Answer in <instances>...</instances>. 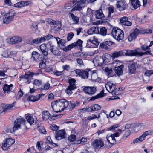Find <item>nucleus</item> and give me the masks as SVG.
Returning a JSON list of instances; mask_svg holds the SVG:
<instances>
[{
  "mask_svg": "<svg viewBox=\"0 0 153 153\" xmlns=\"http://www.w3.org/2000/svg\"><path fill=\"white\" fill-rule=\"evenodd\" d=\"M32 56L34 60L39 62L42 59L40 58V55L37 52L34 51L32 53Z\"/></svg>",
  "mask_w": 153,
  "mask_h": 153,
  "instance_id": "26",
  "label": "nucleus"
},
{
  "mask_svg": "<svg viewBox=\"0 0 153 153\" xmlns=\"http://www.w3.org/2000/svg\"><path fill=\"white\" fill-rule=\"evenodd\" d=\"M145 125L143 123H137L133 124L132 127L134 131H137L139 129L143 128Z\"/></svg>",
  "mask_w": 153,
  "mask_h": 153,
  "instance_id": "23",
  "label": "nucleus"
},
{
  "mask_svg": "<svg viewBox=\"0 0 153 153\" xmlns=\"http://www.w3.org/2000/svg\"><path fill=\"white\" fill-rule=\"evenodd\" d=\"M140 30L137 28H136L133 32L130 34L128 37V39L130 41H132L140 33Z\"/></svg>",
  "mask_w": 153,
  "mask_h": 153,
  "instance_id": "15",
  "label": "nucleus"
},
{
  "mask_svg": "<svg viewBox=\"0 0 153 153\" xmlns=\"http://www.w3.org/2000/svg\"><path fill=\"white\" fill-rule=\"evenodd\" d=\"M53 38V36L51 35H48L42 37L43 42Z\"/></svg>",
  "mask_w": 153,
  "mask_h": 153,
  "instance_id": "51",
  "label": "nucleus"
},
{
  "mask_svg": "<svg viewBox=\"0 0 153 153\" xmlns=\"http://www.w3.org/2000/svg\"><path fill=\"white\" fill-rule=\"evenodd\" d=\"M99 33L98 27H94L89 29L87 32L88 35L98 34Z\"/></svg>",
  "mask_w": 153,
  "mask_h": 153,
  "instance_id": "22",
  "label": "nucleus"
},
{
  "mask_svg": "<svg viewBox=\"0 0 153 153\" xmlns=\"http://www.w3.org/2000/svg\"><path fill=\"white\" fill-rule=\"evenodd\" d=\"M121 55H123V50L118 52H115L112 54V56L113 58H117Z\"/></svg>",
  "mask_w": 153,
  "mask_h": 153,
  "instance_id": "40",
  "label": "nucleus"
},
{
  "mask_svg": "<svg viewBox=\"0 0 153 153\" xmlns=\"http://www.w3.org/2000/svg\"><path fill=\"white\" fill-rule=\"evenodd\" d=\"M123 68L124 65H121L120 66L115 67V72L118 76H119L122 74L123 70Z\"/></svg>",
  "mask_w": 153,
  "mask_h": 153,
  "instance_id": "21",
  "label": "nucleus"
},
{
  "mask_svg": "<svg viewBox=\"0 0 153 153\" xmlns=\"http://www.w3.org/2000/svg\"><path fill=\"white\" fill-rule=\"evenodd\" d=\"M68 102V105L67 106V108H68V109L69 111L72 110L75 107H77L80 104L79 102L72 103L70 102H68Z\"/></svg>",
  "mask_w": 153,
  "mask_h": 153,
  "instance_id": "25",
  "label": "nucleus"
},
{
  "mask_svg": "<svg viewBox=\"0 0 153 153\" xmlns=\"http://www.w3.org/2000/svg\"><path fill=\"white\" fill-rule=\"evenodd\" d=\"M14 103L11 105L3 104L0 108V113H2L9 110L13 106Z\"/></svg>",
  "mask_w": 153,
  "mask_h": 153,
  "instance_id": "20",
  "label": "nucleus"
},
{
  "mask_svg": "<svg viewBox=\"0 0 153 153\" xmlns=\"http://www.w3.org/2000/svg\"><path fill=\"white\" fill-rule=\"evenodd\" d=\"M111 35L114 39L118 41L123 39L124 36L123 31L117 27L113 29L112 30Z\"/></svg>",
  "mask_w": 153,
  "mask_h": 153,
  "instance_id": "3",
  "label": "nucleus"
},
{
  "mask_svg": "<svg viewBox=\"0 0 153 153\" xmlns=\"http://www.w3.org/2000/svg\"><path fill=\"white\" fill-rule=\"evenodd\" d=\"M97 118V116L95 114H93L92 115L88 117L87 120L89 121L94 119Z\"/></svg>",
  "mask_w": 153,
  "mask_h": 153,
  "instance_id": "57",
  "label": "nucleus"
},
{
  "mask_svg": "<svg viewBox=\"0 0 153 153\" xmlns=\"http://www.w3.org/2000/svg\"><path fill=\"white\" fill-rule=\"evenodd\" d=\"M88 41L89 42L96 45L98 44V39L95 37L91 38L88 40Z\"/></svg>",
  "mask_w": 153,
  "mask_h": 153,
  "instance_id": "42",
  "label": "nucleus"
},
{
  "mask_svg": "<svg viewBox=\"0 0 153 153\" xmlns=\"http://www.w3.org/2000/svg\"><path fill=\"white\" fill-rule=\"evenodd\" d=\"M6 14L13 19L15 16V12L14 10L11 9L9 10V12L6 13Z\"/></svg>",
  "mask_w": 153,
  "mask_h": 153,
  "instance_id": "39",
  "label": "nucleus"
},
{
  "mask_svg": "<svg viewBox=\"0 0 153 153\" xmlns=\"http://www.w3.org/2000/svg\"><path fill=\"white\" fill-rule=\"evenodd\" d=\"M83 41L80 39H78L77 42H74L73 43L74 44V45L76 46H80L82 47Z\"/></svg>",
  "mask_w": 153,
  "mask_h": 153,
  "instance_id": "48",
  "label": "nucleus"
},
{
  "mask_svg": "<svg viewBox=\"0 0 153 153\" xmlns=\"http://www.w3.org/2000/svg\"><path fill=\"white\" fill-rule=\"evenodd\" d=\"M13 86V85L12 84H10V85L5 84L3 87L4 93H7L10 92L12 89Z\"/></svg>",
  "mask_w": 153,
  "mask_h": 153,
  "instance_id": "29",
  "label": "nucleus"
},
{
  "mask_svg": "<svg viewBox=\"0 0 153 153\" xmlns=\"http://www.w3.org/2000/svg\"><path fill=\"white\" fill-rule=\"evenodd\" d=\"M100 106L98 104H95L91 105L90 107L87 108L83 109V110L86 111H97L100 110Z\"/></svg>",
  "mask_w": 153,
  "mask_h": 153,
  "instance_id": "17",
  "label": "nucleus"
},
{
  "mask_svg": "<svg viewBox=\"0 0 153 153\" xmlns=\"http://www.w3.org/2000/svg\"><path fill=\"white\" fill-rule=\"evenodd\" d=\"M104 95V90H102L100 93L98 94L94 97V99L99 98L102 97H103Z\"/></svg>",
  "mask_w": 153,
  "mask_h": 153,
  "instance_id": "50",
  "label": "nucleus"
},
{
  "mask_svg": "<svg viewBox=\"0 0 153 153\" xmlns=\"http://www.w3.org/2000/svg\"><path fill=\"white\" fill-rule=\"evenodd\" d=\"M55 38L56 39L57 43L59 45H63V40L60 39L58 37H55Z\"/></svg>",
  "mask_w": 153,
  "mask_h": 153,
  "instance_id": "49",
  "label": "nucleus"
},
{
  "mask_svg": "<svg viewBox=\"0 0 153 153\" xmlns=\"http://www.w3.org/2000/svg\"><path fill=\"white\" fill-rule=\"evenodd\" d=\"M108 16H110L111 14L113 13L114 11V8L113 7H109L108 9Z\"/></svg>",
  "mask_w": 153,
  "mask_h": 153,
  "instance_id": "62",
  "label": "nucleus"
},
{
  "mask_svg": "<svg viewBox=\"0 0 153 153\" xmlns=\"http://www.w3.org/2000/svg\"><path fill=\"white\" fill-rule=\"evenodd\" d=\"M65 131L63 130H60L57 132L55 136V138L58 140H60L65 138Z\"/></svg>",
  "mask_w": 153,
  "mask_h": 153,
  "instance_id": "19",
  "label": "nucleus"
},
{
  "mask_svg": "<svg viewBox=\"0 0 153 153\" xmlns=\"http://www.w3.org/2000/svg\"><path fill=\"white\" fill-rule=\"evenodd\" d=\"M50 88V85L48 83H47L42 86L41 89L44 90H46L49 89Z\"/></svg>",
  "mask_w": 153,
  "mask_h": 153,
  "instance_id": "53",
  "label": "nucleus"
},
{
  "mask_svg": "<svg viewBox=\"0 0 153 153\" xmlns=\"http://www.w3.org/2000/svg\"><path fill=\"white\" fill-rule=\"evenodd\" d=\"M49 49L51 53L54 56H58L60 55V52L59 48L52 44H49Z\"/></svg>",
  "mask_w": 153,
  "mask_h": 153,
  "instance_id": "10",
  "label": "nucleus"
},
{
  "mask_svg": "<svg viewBox=\"0 0 153 153\" xmlns=\"http://www.w3.org/2000/svg\"><path fill=\"white\" fill-rule=\"evenodd\" d=\"M75 72L76 74L80 76L82 78L87 79L88 78L89 73L87 71L77 69L75 70Z\"/></svg>",
  "mask_w": 153,
  "mask_h": 153,
  "instance_id": "11",
  "label": "nucleus"
},
{
  "mask_svg": "<svg viewBox=\"0 0 153 153\" xmlns=\"http://www.w3.org/2000/svg\"><path fill=\"white\" fill-rule=\"evenodd\" d=\"M74 36V34L73 32H70L67 35V40L69 41L71 40L73 38Z\"/></svg>",
  "mask_w": 153,
  "mask_h": 153,
  "instance_id": "54",
  "label": "nucleus"
},
{
  "mask_svg": "<svg viewBox=\"0 0 153 153\" xmlns=\"http://www.w3.org/2000/svg\"><path fill=\"white\" fill-rule=\"evenodd\" d=\"M76 138V136L74 135H70L68 138V140L71 142H73L75 140Z\"/></svg>",
  "mask_w": 153,
  "mask_h": 153,
  "instance_id": "59",
  "label": "nucleus"
},
{
  "mask_svg": "<svg viewBox=\"0 0 153 153\" xmlns=\"http://www.w3.org/2000/svg\"><path fill=\"white\" fill-rule=\"evenodd\" d=\"M69 16L73 24H78L79 21V18L77 16H75L74 14L70 13L69 14Z\"/></svg>",
  "mask_w": 153,
  "mask_h": 153,
  "instance_id": "24",
  "label": "nucleus"
},
{
  "mask_svg": "<svg viewBox=\"0 0 153 153\" xmlns=\"http://www.w3.org/2000/svg\"><path fill=\"white\" fill-rule=\"evenodd\" d=\"M68 105L67 100L65 99H62L52 102L51 107L53 111L57 113L63 111L67 108Z\"/></svg>",
  "mask_w": 153,
  "mask_h": 153,
  "instance_id": "2",
  "label": "nucleus"
},
{
  "mask_svg": "<svg viewBox=\"0 0 153 153\" xmlns=\"http://www.w3.org/2000/svg\"><path fill=\"white\" fill-rule=\"evenodd\" d=\"M25 121V120L22 117L16 119L14 121V126L13 128V132L19 129L21 127V125Z\"/></svg>",
  "mask_w": 153,
  "mask_h": 153,
  "instance_id": "8",
  "label": "nucleus"
},
{
  "mask_svg": "<svg viewBox=\"0 0 153 153\" xmlns=\"http://www.w3.org/2000/svg\"><path fill=\"white\" fill-rule=\"evenodd\" d=\"M28 2L27 1H21L19 2L14 4V6L16 7H22L25 6L27 5Z\"/></svg>",
  "mask_w": 153,
  "mask_h": 153,
  "instance_id": "35",
  "label": "nucleus"
},
{
  "mask_svg": "<svg viewBox=\"0 0 153 153\" xmlns=\"http://www.w3.org/2000/svg\"><path fill=\"white\" fill-rule=\"evenodd\" d=\"M74 89H71V88L68 87L66 90V92L68 94H71L72 93V90Z\"/></svg>",
  "mask_w": 153,
  "mask_h": 153,
  "instance_id": "64",
  "label": "nucleus"
},
{
  "mask_svg": "<svg viewBox=\"0 0 153 153\" xmlns=\"http://www.w3.org/2000/svg\"><path fill=\"white\" fill-rule=\"evenodd\" d=\"M131 132L130 130H128L126 131L124 134L123 136V138H126L131 134Z\"/></svg>",
  "mask_w": 153,
  "mask_h": 153,
  "instance_id": "55",
  "label": "nucleus"
},
{
  "mask_svg": "<svg viewBox=\"0 0 153 153\" xmlns=\"http://www.w3.org/2000/svg\"><path fill=\"white\" fill-rule=\"evenodd\" d=\"M116 6L119 10L121 11L126 8L127 4L125 1H118L117 2Z\"/></svg>",
  "mask_w": 153,
  "mask_h": 153,
  "instance_id": "12",
  "label": "nucleus"
},
{
  "mask_svg": "<svg viewBox=\"0 0 153 153\" xmlns=\"http://www.w3.org/2000/svg\"><path fill=\"white\" fill-rule=\"evenodd\" d=\"M112 58V56L107 53H105L102 56V58L100 57L98 58L99 62H98V65H102L105 64L109 62Z\"/></svg>",
  "mask_w": 153,
  "mask_h": 153,
  "instance_id": "6",
  "label": "nucleus"
},
{
  "mask_svg": "<svg viewBox=\"0 0 153 153\" xmlns=\"http://www.w3.org/2000/svg\"><path fill=\"white\" fill-rule=\"evenodd\" d=\"M97 0H73L66 4L65 6L66 11H73L75 10H80L83 4L87 3H92Z\"/></svg>",
  "mask_w": 153,
  "mask_h": 153,
  "instance_id": "1",
  "label": "nucleus"
},
{
  "mask_svg": "<svg viewBox=\"0 0 153 153\" xmlns=\"http://www.w3.org/2000/svg\"><path fill=\"white\" fill-rule=\"evenodd\" d=\"M74 44L72 43L68 46H66L64 48H63V50L65 51H68L71 50L72 48L74 47L75 45H74Z\"/></svg>",
  "mask_w": 153,
  "mask_h": 153,
  "instance_id": "44",
  "label": "nucleus"
},
{
  "mask_svg": "<svg viewBox=\"0 0 153 153\" xmlns=\"http://www.w3.org/2000/svg\"><path fill=\"white\" fill-rule=\"evenodd\" d=\"M106 138L108 141L111 144H114L116 142L114 134L107 135Z\"/></svg>",
  "mask_w": 153,
  "mask_h": 153,
  "instance_id": "27",
  "label": "nucleus"
},
{
  "mask_svg": "<svg viewBox=\"0 0 153 153\" xmlns=\"http://www.w3.org/2000/svg\"><path fill=\"white\" fill-rule=\"evenodd\" d=\"M116 84H113L111 82H108L106 85L105 87L108 92L111 93L112 95H115L117 94L116 93Z\"/></svg>",
  "mask_w": 153,
  "mask_h": 153,
  "instance_id": "9",
  "label": "nucleus"
},
{
  "mask_svg": "<svg viewBox=\"0 0 153 153\" xmlns=\"http://www.w3.org/2000/svg\"><path fill=\"white\" fill-rule=\"evenodd\" d=\"M76 80L73 79H70L68 81V82L69 83V85L68 87L71 88L72 89H74L76 88V86L75 84Z\"/></svg>",
  "mask_w": 153,
  "mask_h": 153,
  "instance_id": "33",
  "label": "nucleus"
},
{
  "mask_svg": "<svg viewBox=\"0 0 153 153\" xmlns=\"http://www.w3.org/2000/svg\"><path fill=\"white\" fill-rule=\"evenodd\" d=\"M152 74H153V70H147L145 72L144 75L149 77Z\"/></svg>",
  "mask_w": 153,
  "mask_h": 153,
  "instance_id": "52",
  "label": "nucleus"
},
{
  "mask_svg": "<svg viewBox=\"0 0 153 153\" xmlns=\"http://www.w3.org/2000/svg\"><path fill=\"white\" fill-rule=\"evenodd\" d=\"M33 74L32 73L26 74L24 76H20V80L25 81L27 80L25 82L27 83H29L31 82V80L33 77Z\"/></svg>",
  "mask_w": 153,
  "mask_h": 153,
  "instance_id": "13",
  "label": "nucleus"
},
{
  "mask_svg": "<svg viewBox=\"0 0 153 153\" xmlns=\"http://www.w3.org/2000/svg\"><path fill=\"white\" fill-rule=\"evenodd\" d=\"M39 47L41 51L44 50H47V46L45 44H42Z\"/></svg>",
  "mask_w": 153,
  "mask_h": 153,
  "instance_id": "63",
  "label": "nucleus"
},
{
  "mask_svg": "<svg viewBox=\"0 0 153 153\" xmlns=\"http://www.w3.org/2000/svg\"><path fill=\"white\" fill-rule=\"evenodd\" d=\"M3 19V23L7 24L10 23L13 20L12 18L9 17L6 14L4 16Z\"/></svg>",
  "mask_w": 153,
  "mask_h": 153,
  "instance_id": "34",
  "label": "nucleus"
},
{
  "mask_svg": "<svg viewBox=\"0 0 153 153\" xmlns=\"http://www.w3.org/2000/svg\"><path fill=\"white\" fill-rule=\"evenodd\" d=\"M26 118L28 122L29 123L30 125L33 123L34 122V119L33 117L31 115H28L26 117Z\"/></svg>",
  "mask_w": 153,
  "mask_h": 153,
  "instance_id": "43",
  "label": "nucleus"
},
{
  "mask_svg": "<svg viewBox=\"0 0 153 153\" xmlns=\"http://www.w3.org/2000/svg\"><path fill=\"white\" fill-rule=\"evenodd\" d=\"M39 132L45 134H46V132L45 128L43 127H41L39 128Z\"/></svg>",
  "mask_w": 153,
  "mask_h": 153,
  "instance_id": "61",
  "label": "nucleus"
},
{
  "mask_svg": "<svg viewBox=\"0 0 153 153\" xmlns=\"http://www.w3.org/2000/svg\"><path fill=\"white\" fill-rule=\"evenodd\" d=\"M92 145L95 150H99L104 146L103 141L100 138L96 139L93 142Z\"/></svg>",
  "mask_w": 153,
  "mask_h": 153,
  "instance_id": "7",
  "label": "nucleus"
},
{
  "mask_svg": "<svg viewBox=\"0 0 153 153\" xmlns=\"http://www.w3.org/2000/svg\"><path fill=\"white\" fill-rule=\"evenodd\" d=\"M123 56H142L143 54L139 53L138 49L134 50H123Z\"/></svg>",
  "mask_w": 153,
  "mask_h": 153,
  "instance_id": "4",
  "label": "nucleus"
},
{
  "mask_svg": "<svg viewBox=\"0 0 153 153\" xmlns=\"http://www.w3.org/2000/svg\"><path fill=\"white\" fill-rule=\"evenodd\" d=\"M50 116V114L48 111H44L42 113V118L44 120H48Z\"/></svg>",
  "mask_w": 153,
  "mask_h": 153,
  "instance_id": "38",
  "label": "nucleus"
},
{
  "mask_svg": "<svg viewBox=\"0 0 153 153\" xmlns=\"http://www.w3.org/2000/svg\"><path fill=\"white\" fill-rule=\"evenodd\" d=\"M83 90L86 94L92 95L96 92V88L94 87H86L84 88Z\"/></svg>",
  "mask_w": 153,
  "mask_h": 153,
  "instance_id": "14",
  "label": "nucleus"
},
{
  "mask_svg": "<svg viewBox=\"0 0 153 153\" xmlns=\"http://www.w3.org/2000/svg\"><path fill=\"white\" fill-rule=\"evenodd\" d=\"M130 6L134 9H136L140 6V3L139 0H130Z\"/></svg>",
  "mask_w": 153,
  "mask_h": 153,
  "instance_id": "16",
  "label": "nucleus"
},
{
  "mask_svg": "<svg viewBox=\"0 0 153 153\" xmlns=\"http://www.w3.org/2000/svg\"><path fill=\"white\" fill-rule=\"evenodd\" d=\"M39 23L36 22H33L31 25V28L33 30H35L37 29L38 25Z\"/></svg>",
  "mask_w": 153,
  "mask_h": 153,
  "instance_id": "47",
  "label": "nucleus"
},
{
  "mask_svg": "<svg viewBox=\"0 0 153 153\" xmlns=\"http://www.w3.org/2000/svg\"><path fill=\"white\" fill-rule=\"evenodd\" d=\"M87 141V139L85 137H82L80 140L78 141L77 144H81Z\"/></svg>",
  "mask_w": 153,
  "mask_h": 153,
  "instance_id": "58",
  "label": "nucleus"
},
{
  "mask_svg": "<svg viewBox=\"0 0 153 153\" xmlns=\"http://www.w3.org/2000/svg\"><path fill=\"white\" fill-rule=\"evenodd\" d=\"M105 72L107 74L108 77L111 76L110 74L112 72V70L111 68H109L108 67H106L105 69Z\"/></svg>",
  "mask_w": 153,
  "mask_h": 153,
  "instance_id": "46",
  "label": "nucleus"
},
{
  "mask_svg": "<svg viewBox=\"0 0 153 153\" xmlns=\"http://www.w3.org/2000/svg\"><path fill=\"white\" fill-rule=\"evenodd\" d=\"M95 17L97 19H102L104 17V16L101 9H99L95 12Z\"/></svg>",
  "mask_w": 153,
  "mask_h": 153,
  "instance_id": "28",
  "label": "nucleus"
},
{
  "mask_svg": "<svg viewBox=\"0 0 153 153\" xmlns=\"http://www.w3.org/2000/svg\"><path fill=\"white\" fill-rule=\"evenodd\" d=\"M16 36H13L10 39L9 42L11 44L16 43Z\"/></svg>",
  "mask_w": 153,
  "mask_h": 153,
  "instance_id": "56",
  "label": "nucleus"
},
{
  "mask_svg": "<svg viewBox=\"0 0 153 153\" xmlns=\"http://www.w3.org/2000/svg\"><path fill=\"white\" fill-rule=\"evenodd\" d=\"M86 15L90 17V22H91L92 20V17L93 15V10L90 8H88L87 10Z\"/></svg>",
  "mask_w": 153,
  "mask_h": 153,
  "instance_id": "37",
  "label": "nucleus"
},
{
  "mask_svg": "<svg viewBox=\"0 0 153 153\" xmlns=\"http://www.w3.org/2000/svg\"><path fill=\"white\" fill-rule=\"evenodd\" d=\"M40 95H38L36 96L31 95L27 98V100L32 102H35L38 100L40 98Z\"/></svg>",
  "mask_w": 153,
  "mask_h": 153,
  "instance_id": "32",
  "label": "nucleus"
},
{
  "mask_svg": "<svg viewBox=\"0 0 153 153\" xmlns=\"http://www.w3.org/2000/svg\"><path fill=\"white\" fill-rule=\"evenodd\" d=\"M33 43L35 44H38L43 42L42 37L38 38L33 40Z\"/></svg>",
  "mask_w": 153,
  "mask_h": 153,
  "instance_id": "45",
  "label": "nucleus"
},
{
  "mask_svg": "<svg viewBox=\"0 0 153 153\" xmlns=\"http://www.w3.org/2000/svg\"><path fill=\"white\" fill-rule=\"evenodd\" d=\"M128 18L126 17H123L120 19V21L121 24L123 25L129 26L132 25L131 22L128 21Z\"/></svg>",
  "mask_w": 153,
  "mask_h": 153,
  "instance_id": "18",
  "label": "nucleus"
},
{
  "mask_svg": "<svg viewBox=\"0 0 153 153\" xmlns=\"http://www.w3.org/2000/svg\"><path fill=\"white\" fill-rule=\"evenodd\" d=\"M141 48L143 50L146 51L145 52H140V51L138 49V51H139V53L143 54L142 55L144 54H147L150 52V49L148 46H145L144 45H142L141 46Z\"/></svg>",
  "mask_w": 153,
  "mask_h": 153,
  "instance_id": "36",
  "label": "nucleus"
},
{
  "mask_svg": "<svg viewBox=\"0 0 153 153\" xmlns=\"http://www.w3.org/2000/svg\"><path fill=\"white\" fill-rule=\"evenodd\" d=\"M15 143V140L11 138L6 139L2 143V149L4 150H7L8 148Z\"/></svg>",
  "mask_w": 153,
  "mask_h": 153,
  "instance_id": "5",
  "label": "nucleus"
},
{
  "mask_svg": "<svg viewBox=\"0 0 153 153\" xmlns=\"http://www.w3.org/2000/svg\"><path fill=\"white\" fill-rule=\"evenodd\" d=\"M128 73L129 75H131L134 73L136 70V67L134 64L129 65L128 67Z\"/></svg>",
  "mask_w": 153,
  "mask_h": 153,
  "instance_id": "31",
  "label": "nucleus"
},
{
  "mask_svg": "<svg viewBox=\"0 0 153 153\" xmlns=\"http://www.w3.org/2000/svg\"><path fill=\"white\" fill-rule=\"evenodd\" d=\"M107 31V30L106 28L105 27H103L100 29L98 34L103 36H105L106 34Z\"/></svg>",
  "mask_w": 153,
  "mask_h": 153,
  "instance_id": "41",
  "label": "nucleus"
},
{
  "mask_svg": "<svg viewBox=\"0 0 153 153\" xmlns=\"http://www.w3.org/2000/svg\"><path fill=\"white\" fill-rule=\"evenodd\" d=\"M51 129L54 131H56L58 129V126L54 124L52 125L51 126Z\"/></svg>",
  "mask_w": 153,
  "mask_h": 153,
  "instance_id": "60",
  "label": "nucleus"
},
{
  "mask_svg": "<svg viewBox=\"0 0 153 153\" xmlns=\"http://www.w3.org/2000/svg\"><path fill=\"white\" fill-rule=\"evenodd\" d=\"M89 74L91 75L90 79L93 81H96L97 80L98 78V76L96 71L94 70L92 71H90Z\"/></svg>",
  "mask_w": 153,
  "mask_h": 153,
  "instance_id": "30",
  "label": "nucleus"
}]
</instances>
